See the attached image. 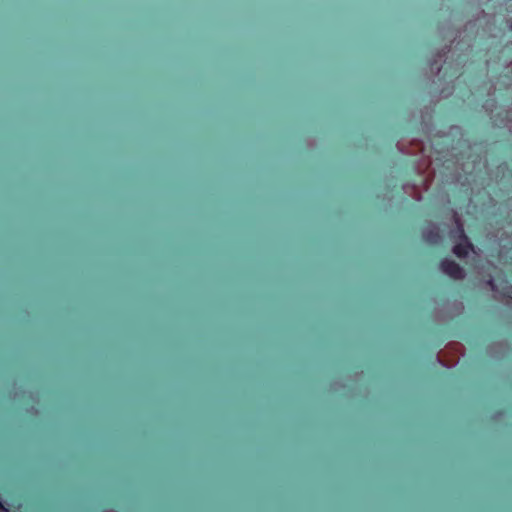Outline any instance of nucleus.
I'll list each match as a JSON object with an SVG mask.
<instances>
[{"instance_id":"obj_1","label":"nucleus","mask_w":512,"mask_h":512,"mask_svg":"<svg viewBox=\"0 0 512 512\" xmlns=\"http://www.w3.org/2000/svg\"><path fill=\"white\" fill-rule=\"evenodd\" d=\"M453 219L455 225L457 227V237L459 238V242L453 246L452 252L458 258H465L468 256L470 250L473 249L472 244L468 241L467 236L465 235L463 224L461 222L460 216L454 212Z\"/></svg>"},{"instance_id":"obj_2","label":"nucleus","mask_w":512,"mask_h":512,"mask_svg":"<svg viewBox=\"0 0 512 512\" xmlns=\"http://www.w3.org/2000/svg\"><path fill=\"white\" fill-rule=\"evenodd\" d=\"M463 354V346L459 343H451L438 353V360L446 367L454 366Z\"/></svg>"},{"instance_id":"obj_3","label":"nucleus","mask_w":512,"mask_h":512,"mask_svg":"<svg viewBox=\"0 0 512 512\" xmlns=\"http://www.w3.org/2000/svg\"><path fill=\"white\" fill-rule=\"evenodd\" d=\"M440 270L451 279L455 281H461L465 279V270L455 261L444 259L440 263Z\"/></svg>"},{"instance_id":"obj_4","label":"nucleus","mask_w":512,"mask_h":512,"mask_svg":"<svg viewBox=\"0 0 512 512\" xmlns=\"http://www.w3.org/2000/svg\"><path fill=\"white\" fill-rule=\"evenodd\" d=\"M424 238L427 242L431 244H436L440 241L441 235L440 230L437 226L431 225L424 232Z\"/></svg>"},{"instance_id":"obj_5","label":"nucleus","mask_w":512,"mask_h":512,"mask_svg":"<svg viewBox=\"0 0 512 512\" xmlns=\"http://www.w3.org/2000/svg\"><path fill=\"white\" fill-rule=\"evenodd\" d=\"M406 189L416 200H421V192L415 186H407Z\"/></svg>"},{"instance_id":"obj_6","label":"nucleus","mask_w":512,"mask_h":512,"mask_svg":"<svg viewBox=\"0 0 512 512\" xmlns=\"http://www.w3.org/2000/svg\"><path fill=\"white\" fill-rule=\"evenodd\" d=\"M434 178V173H431L428 175V177L425 179V182H424V189L427 190L432 182Z\"/></svg>"},{"instance_id":"obj_7","label":"nucleus","mask_w":512,"mask_h":512,"mask_svg":"<svg viewBox=\"0 0 512 512\" xmlns=\"http://www.w3.org/2000/svg\"><path fill=\"white\" fill-rule=\"evenodd\" d=\"M421 164L424 168H428L430 166V161L428 159H422Z\"/></svg>"},{"instance_id":"obj_8","label":"nucleus","mask_w":512,"mask_h":512,"mask_svg":"<svg viewBox=\"0 0 512 512\" xmlns=\"http://www.w3.org/2000/svg\"><path fill=\"white\" fill-rule=\"evenodd\" d=\"M416 147H417L418 149H422V143H421V142H417V143H416Z\"/></svg>"},{"instance_id":"obj_9","label":"nucleus","mask_w":512,"mask_h":512,"mask_svg":"<svg viewBox=\"0 0 512 512\" xmlns=\"http://www.w3.org/2000/svg\"><path fill=\"white\" fill-rule=\"evenodd\" d=\"M509 27H510V29L512 30V23L510 24V26H509Z\"/></svg>"}]
</instances>
